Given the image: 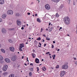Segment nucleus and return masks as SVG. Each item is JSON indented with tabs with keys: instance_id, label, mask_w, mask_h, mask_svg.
Here are the masks:
<instances>
[{
	"instance_id": "f257e3e1",
	"label": "nucleus",
	"mask_w": 77,
	"mask_h": 77,
	"mask_svg": "<svg viewBox=\"0 0 77 77\" xmlns=\"http://www.w3.org/2000/svg\"><path fill=\"white\" fill-rule=\"evenodd\" d=\"M64 20L65 21V23L66 24L69 25L70 23V20L69 18L67 17H65L64 18Z\"/></svg>"
},
{
	"instance_id": "dca6fc26",
	"label": "nucleus",
	"mask_w": 77,
	"mask_h": 77,
	"mask_svg": "<svg viewBox=\"0 0 77 77\" xmlns=\"http://www.w3.org/2000/svg\"><path fill=\"white\" fill-rule=\"evenodd\" d=\"M59 0H51V1H52V2H55V3H57V2H59Z\"/></svg>"
},
{
	"instance_id": "423d86ee",
	"label": "nucleus",
	"mask_w": 77,
	"mask_h": 77,
	"mask_svg": "<svg viewBox=\"0 0 77 77\" xmlns=\"http://www.w3.org/2000/svg\"><path fill=\"white\" fill-rule=\"evenodd\" d=\"M65 71H61V73L60 74V76L61 77H63V76L65 75Z\"/></svg>"
},
{
	"instance_id": "6e6d98bb",
	"label": "nucleus",
	"mask_w": 77,
	"mask_h": 77,
	"mask_svg": "<svg viewBox=\"0 0 77 77\" xmlns=\"http://www.w3.org/2000/svg\"><path fill=\"white\" fill-rule=\"evenodd\" d=\"M37 15H38L37 14H35V17H37Z\"/></svg>"
},
{
	"instance_id": "4c0bfd02",
	"label": "nucleus",
	"mask_w": 77,
	"mask_h": 77,
	"mask_svg": "<svg viewBox=\"0 0 77 77\" xmlns=\"http://www.w3.org/2000/svg\"><path fill=\"white\" fill-rule=\"evenodd\" d=\"M52 48H54V45L53 44L52 45Z\"/></svg>"
},
{
	"instance_id": "0e129e2a",
	"label": "nucleus",
	"mask_w": 77,
	"mask_h": 77,
	"mask_svg": "<svg viewBox=\"0 0 77 77\" xmlns=\"http://www.w3.org/2000/svg\"><path fill=\"white\" fill-rule=\"evenodd\" d=\"M62 29V27H60V29Z\"/></svg>"
},
{
	"instance_id": "9b49d317",
	"label": "nucleus",
	"mask_w": 77,
	"mask_h": 77,
	"mask_svg": "<svg viewBox=\"0 0 77 77\" xmlns=\"http://www.w3.org/2000/svg\"><path fill=\"white\" fill-rule=\"evenodd\" d=\"M5 62H6L7 63H9L11 62L10 60H9V59H8V58H6V59H5Z\"/></svg>"
},
{
	"instance_id": "c756f323",
	"label": "nucleus",
	"mask_w": 77,
	"mask_h": 77,
	"mask_svg": "<svg viewBox=\"0 0 77 77\" xmlns=\"http://www.w3.org/2000/svg\"><path fill=\"white\" fill-rule=\"evenodd\" d=\"M55 57H56V55H55V54H54V57H53V59H55Z\"/></svg>"
},
{
	"instance_id": "e433bc0d",
	"label": "nucleus",
	"mask_w": 77,
	"mask_h": 77,
	"mask_svg": "<svg viewBox=\"0 0 77 77\" xmlns=\"http://www.w3.org/2000/svg\"><path fill=\"white\" fill-rule=\"evenodd\" d=\"M2 21V19L1 18H0V23H1Z\"/></svg>"
},
{
	"instance_id": "2f4dec72",
	"label": "nucleus",
	"mask_w": 77,
	"mask_h": 77,
	"mask_svg": "<svg viewBox=\"0 0 77 77\" xmlns=\"http://www.w3.org/2000/svg\"><path fill=\"white\" fill-rule=\"evenodd\" d=\"M37 72H38L39 71V67H37Z\"/></svg>"
},
{
	"instance_id": "c03bdc74",
	"label": "nucleus",
	"mask_w": 77,
	"mask_h": 77,
	"mask_svg": "<svg viewBox=\"0 0 77 77\" xmlns=\"http://www.w3.org/2000/svg\"><path fill=\"white\" fill-rule=\"evenodd\" d=\"M51 29L52 30H53V29H54V27H52Z\"/></svg>"
},
{
	"instance_id": "6e6552de",
	"label": "nucleus",
	"mask_w": 77,
	"mask_h": 77,
	"mask_svg": "<svg viewBox=\"0 0 77 77\" xmlns=\"http://www.w3.org/2000/svg\"><path fill=\"white\" fill-rule=\"evenodd\" d=\"M11 60L12 61H15V60H17V57H16V56H13L11 57Z\"/></svg>"
},
{
	"instance_id": "f704fd0d",
	"label": "nucleus",
	"mask_w": 77,
	"mask_h": 77,
	"mask_svg": "<svg viewBox=\"0 0 77 77\" xmlns=\"http://www.w3.org/2000/svg\"><path fill=\"white\" fill-rule=\"evenodd\" d=\"M37 42H36V40L34 42V43H35V45H36L37 44Z\"/></svg>"
},
{
	"instance_id": "bb28decb",
	"label": "nucleus",
	"mask_w": 77,
	"mask_h": 77,
	"mask_svg": "<svg viewBox=\"0 0 77 77\" xmlns=\"http://www.w3.org/2000/svg\"><path fill=\"white\" fill-rule=\"evenodd\" d=\"M8 41L10 42V43H12V40H11V39H9L8 40Z\"/></svg>"
},
{
	"instance_id": "72a5a7b5",
	"label": "nucleus",
	"mask_w": 77,
	"mask_h": 77,
	"mask_svg": "<svg viewBox=\"0 0 77 77\" xmlns=\"http://www.w3.org/2000/svg\"><path fill=\"white\" fill-rule=\"evenodd\" d=\"M39 44L40 46H38L39 47H41V43H39Z\"/></svg>"
},
{
	"instance_id": "2eb2a0df",
	"label": "nucleus",
	"mask_w": 77,
	"mask_h": 77,
	"mask_svg": "<svg viewBox=\"0 0 77 77\" xmlns=\"http://www.w3.org/2000/svg\"><path fill=\"white\" fill-rule=\"evenodd\" d=\"M6 15L4 14H3L2 16V17L3 19H5V18H6Z\"/></svg>"
},
{
	"instance_id": "b1692460",
	"label": "nucleus",
	"mask_w": 77,
	"mask_h": 77,
	"mask_svg": "<svg viewBox=\"0 0 77 77\" xmlns=\"http://www.w3.org/2000/svg\"><path fill=\"white\" fill-rule=\"evenodd\" d=\"M29 69L31 71H33V69L32 68H30Z\"/></svg>"
},
{
	"instance_id": "393cba45",
	"label": "nucleus",
	"mask_w": 77,
	"mask_h": 77,
	"mask_svg": "<svg viewBox=\"0 0 77 77\" xmlns=\"http://www.w3.org/2000/svg\"><path fill=\"white\" fill-rule=\"evenodd\" d=\"M56 17H59V14H58L56 13L55 15Z\"/></svg>"
},
{
	"instance_id": "473e14b6",
	"label": "nucleus",
	"mask_w": 77,
	"mask_h": 77,
	"mask_svg": "<svg viewBox=\"0 0 77 77\" xmlns=\"http://www.w3.org/2000/svg\"><path fill=\"white\" fill-rule=\"evenodd\" d=\"M37 40H38V41H40V40H41V38L39 37L38 38Z\"/></svg>"
},
{
	"instance_id": "79ce46f5",
	"label": "nucleus",
	"mask_w": 77,
	"mask_h": 77,
	"mask_svg": "<svg viewBox=\"0 0 77 77\" xmlns=\"http://www.w3.org/2000/svg\"><path fill=\"white\" fill-rule=\"evenodd\" d=\"M73 59H74V60H76V58H75L74 57H73Z\"/></svg>"
},
{
	"instance_id": "f03ea898",
	"label": "nucleus",
	"mask_w": 77,
	"mask_h": 77,
	"mask_svg": "<svg viewBox=\"0 0 77 77\" xmlns=\"http://www.w3.org/2000/svg\"><path fill=\"white\" fill-rule=\"evenodd\" d=\"M13 11L12 10H8L7 12V14L8 15H12L13 14Z\"/></svg>"
},
{
	"instance_id": "a18cd8bd",
	"label": "nucleus",
	"mask_w": 77,
	"mask_h": 77,
	"mask_svg": "<svg viewBox=\"0 0 77 77\" xmlns=\"http://www.w3.org/2000/svg\"><path fill=\"white\" fill-rule=\"evenodd\" d=\"M21 29H22V30H23V29H24V28H23V27H22L21 28Z\"/></svg>"
},
{
	"instance_id": "9d476101",
	"label": "nucleus",
	"mask_w": 77,
	"mask_h": 77,
	"mask_svg": "<svg viewBox=\"0 0 77 77\" xmlns=\"http://www.w3.org/2000/svg\"><path fill=\"white\" fill-rule=\"evenodd\" d=\"M2 32L3 33H6V30L5 28H2Z\"/></svg>"
},
{
	"instance_id": "e2e57ef3",
	"label": "nucleus",
	"mask_w": 77,
	"mask_h": 77,
	"mask_svg": "<svg viewBox=\"0 0 77 77\" xmlns=\"http://www.w3.org/2000/svg\"><path fill=\"white\" fill-rule=\"evenodd\" d=\"M59 50H60V49H58L57 50V51H59Z\"/></svg>"
},
{
	"instance_id": "39448f33",
	"label": "nucleus",
	"mask_w": 77,
	"mask_h": 77,
	"mask_svg": "<svg viewBox=\"0 0 77 77\" xmlns=\"http://www.w3.org/2000/svg\"><path fill=\"white\" fill-rule=\"evenodd\" d=\"M45 8L46 9H48V10H49V9H50V6L48 4H46L45 5Z\"/></svg>"
},
{
	"instance_id": "c85d7f7f",
	"label": "nucleus",
	"mask_w": 77,
	"mask_h": 77,
	"mask_svg": "<svg viewBox=\"0 0 77 77\" xmlns=\"http://www.w3.org/2000/svg\"><path fill=\"white\" fill-rule=\"evenodd\" d=\"M29 76H31L32 75V72H29Z\"/></svg>"
},
{
	"instance_id": "052dcab7",
	"label": "nucleus",
	"mask_w": 77,
	"mask_h": 77,
	"mask_svg": "<svg viewBox=\"0 0 77 77\" xmlns=\"http://www.w3.org/2000/svg\"><path fill=\"white\" fill-rule=\"evenodd\" d=\"M23 58H24V56H23L22 57V59H23Z\"/></svg>"
},
{
	"instance_id": "c9c22d12",
	"label": "nucleus",
	"mask_w": 77,
	"mask_h": 77,
	"mask_svg": "<svg viewBox=\"0 0 77 77\" xmlns=\"http://www.w3.org/2000/svg\"><path fill=\"white\" fill-rule=\"evenodd\" d=\"M67 2H68V3H68V4H69V3H70V0H67Z\"/></svg>"
},
{
	"instance_id": "37998d69",
	"label": "nucleus",
	"mask_w": 77,
	"mask_h": 77,
	"mask_svg": "<svg viewBox=\"0 0 77 77\" xmlns=\"http://www.w3.org/2000/svg\"><path fill=\"white\" fill-rule=\"evenodd\" d=\"M46 45H47V44H44V47H45L46 46Z\"/></svg>"
},
{
	"instance_id": "0eeeda50",
	"label": "nucleus",
	"mask_w": 77,
	"mask_h": 77,
	"mask_svg": "<svg viewBox=\"0 0 77 77\" xmlns=\"http://www.w3.org/2000/svg\"><path fill=\"white\" fill-rule=\"evenodd\" d=\"M68 68V66L66 65H63L62 66V69H67Z\"/></svg>"
},
{
	"instance_id": "aec40b11",
	"label": "nucleus",
	"mask_w": 77,
	"mask_h": 77,
	"mask_svg": "<svg viewBox=\"0 0 77 77\" xmlns=\"http://www.w3.org/2000/svg\"><path fill=\"white\" fill-rule=\"evenodd\" d=\"M37 21L38 22V23H41V20H40V19H39V18H37Z\"/></svg>"
},
{
	"instance_id": "a19ab883",
	"label": "nucleus",
	"mask_w": 77,
	"mask_h": 77,
	"mask_svg": "<svg viewBox=\"0 0 77 77\" xmlns=\"http://www.w3.org/2000/svg\"><path fill=\"white\" fill-rule=\"evenodd\" d=\"M27 14L28 15H30V13H27Z\"/></svg>"
},
{
	"instance_id": "6ab92c4d",
	"label": "nucleus",
	"mask_w": 77,
	"mask_h": 77,
	"mask_svg": "<svg viewBox=\"0 0 77 77\" xmlns=\"http://www.w3.org/2000/svg\"><path fill=\"white\" fill-rule=\"evenodd\" d=\"M3 60V57L2 56L0 55V60Z\"/></svg>"
},
{
	"instance_id": "4d7b16f0",
	"label": "nucleus",
	"mask_w": 77,
	"mask_h": 77,
	"mask_svg": "<svg viewBox=\"0 0 77 77\" xmlns=\"http://www.w3.org/2000/svg\"><path fill=\"white\" fill-rule=\"evenodd\" d=\"M50 25H51V23H49V26H50Z\"/></svg>"
},
{
	"instance_id": "f3484780",
	"label": "nucleus",
	"mask_w": 77,
	"mask_h": 77,
	"mask_svg": "<svg viewBox=\"0 0 77 77\" xmlns=\"http://www.w3.org/2000/svg\"><path fill=\"white\" fill-rule=\"evenodd\" d=\"M16 17H20V14L19 13H17L15 14Z\"/></svg>"
},
{
	"instance_id": "7ed1b4c3",
	"label": "nucleus",
	"mask_w": 77,
	"mask_h": 77,
	"mask_svg": "<svg viewBox=\"0 0 77 77\" xmlns=\"http://www.w3.org/2000/svg\"><path fill=\"white\" fill-rule=\"evenodd\" d=\"M20 48H19V50H20V51H23V50L21 49H22V48H23V47H24V45L21 44H20Z\"/></svg>"
},
{
	"instance_id": "5701e85b",
	"label": "nucleus",
	"mask_w": 77,
	"mask_h": 77,
	"mask_svg": "<svg viewBox=\"0 0 77 77\" xmlns=\"http://www.w3.org/2000/svg\"><path fill=\"white\" fill-rule=\"evenodd\" d=\"M8 74V72H5L3 73V75H7Z\"/></svg>"
},
{
	"instance_id": "8fccbe9b",
	"label": "nucleus",
	"mask_w": 77,
	"mask_h": 77,
	"mask_svg": "<svg viewBox=\"0 0 77 77\" xmlns=\"http://www.w3.org/2000/svg\"><path fill=\"white\" fill-rule=\"evenodd\" d=\"M9 25H11V24H12V23H9Z\"/></svg>"
},
{
	"instance_id": "ddd939ff",
	"label": "nucleus",
	"mask_w": 77,
	"mask_h": 77,
	"mask_svg": "<svg viewBox=\"0 0 77 77\" xmlns=\"http://www.w3.org/2000/svg\"><path fill=\"white\" fill-rule=\"evenodd\" d=\"M39 59L36 58L35 59V62L37 63H39Z\"/></svg>"
},
{
	"instance_id": "f8f14e48",
	"label": "nucleus",
	"mask_w": 77,
	"mask_h": 77,
	"mask_svg": "<svg viewBox=\"0 0 77 77\" xmlns=\"http://www.w3.org/2000/svg\"><path fill=\"white\" fill-rule=\"evenodd\" d=\"M14 48L13 47H10V50L11 51H14Z\"/></svg>"
},
{
	"instance_id": "20e7f679",
	"label": "nucleus",
	"mask_w": 77,
	"mask_h": 77,
	"mask_svg": "<svg viewBox=\"0 0 77 77\" xmlns=\"http://www.w3.org/2000/svg\"><path fill=\"white\" fill-rule=\"evenodd\" d=\"M8 69V66L7 65H5L4 66L3 68V70L4 71H6Z\"/></svg>"
},
{
	"instance_id": "774afa93",
	"label": "nucleus",
	"mask_w": 77,
	"mask_h": 77,
	"mask_svg": "<svg viewBox=\"0 0 77 77\" xmlns=\"http://www.w3.org/2000/svg\"><path fill=\"white\" fill-rule=\"evenodd\" d=\"M49 54V56H51V54Z\"/></svg>"
},
{
	"instance_id": "603ef678",
	"label": "nucleus",
	"mask_w": 77,
	"mask_h": 77,
	"mask_svg": "<svg viewBox=\"0 0 77 77\" xmlns=\"http://www.w3.org/2000/svg\"><path fill=\"white\" fill-rule=\"evenodd\" d=\"M73 5H75V2H73Z\"/></svg>"
},
{
	"instance_id": "412c9836",
	"label": "nucleus",
	"mask_w": 77,
	"mask_h": 77,
	"mask_svg": "<svg viewBox=\"0 0 77 77\" xmlns=\"http://www.w3.org/2000/svg\"><path fill=\"white\" fill-rule=\"evenodd\" d=\"M9 77H14V74H12L10 75Z\"/></svg>"
},
{
	"instance_id": "5fc2aeb1",
	"label": "nucleus",
	"mask_w": 77,
	"mask_h": 77,
	"mask_svg": "<svg viewBox=\"0 0 77 77\" xmlns=\"http://www.w3.org/2000/svg\"><path fill=\"white\" fill-rule=\"evenodd\" d=\"M30 65H32V66H33V64L32 63H31L30 64Z\"/></svg>"
},
{
	"instance_id": "864d4df0",
	"label": "nucleus",
	"mask_w": 77,
	"mask_h": 77,
	"mask_svg": "<svg viewBox=\"0 0 77 77\" xmlns=\"http://www.w3.org/2000/svg\"><path fill=\"white\" fill-rule=\"evenodd\" d=\"M43 36H45V37H46V35H45V34H44V35H43Z\"/></svg>"
},
{
	"instance_id": "cd10ccee",
	"label": "nucleus",
	"mask_w": 77,
	"mask_h": 77,
	"mask_svg": "<svg viewBox=\"0 0 77 77\" xmlns=\"http://www.w3.org/2000/svg\"><path fill=\"white\" fill-rule=\"evenodd\" d=\"M14 28H11L9 29V30H14Z\"/></svg>"
},
{
	"instance_id": "7c9ffc66",
	"label": "nucleus",
	"mask_w": 77,
	"mask_h": 77,
	"mask_svg": "<svg viewBox=\"0 0 77 77\" xmlns=\"http://www.w3.org/2000/svg\"><path fill=\"white\" fill-rule=\"evenodd\" d=\"M50 38H48V37H46V40H48V41H50Z\"/></svg>"
},
{
	"instance_id": "09e8293b",
	"label": "nucleus",
	"mask_w": 77,
	"mask_h": 77,
	"mask_svg": "<svg viewBox=\"0 0 77 77\" xmlns=\"http://www.w3.org/2000/svg\"><path fill=\"white\" fill-rule=\"evenodd\" d=\"M56 68H59V66H57L56 67Z\"/></svg>"
},
{
	"instance_id": "4468645a",
	"label": "nucleus",
	"mask_w": 77,
	"mask_h": 77,
	"mask_svg": "<svg viewBox=\"0 0 77 77\" xmlns=\"http://www.w3.org/2000/svg\"><path fill=\"white\" fill-rule=\"evenodd\" d=\"M5 2L4 0H0V4L3 5Z\"/></svg>"
},
{
	"instance_id": "a211bd4d",
	"label": "nucleus",
	"mask_w": 77,
	"mask_h": 77,
	"mask_svg": "<svg viewBox=\"0 0 77 77\" xmlns=\"http://www.w3.org/2000/svg\"><path fill=\"white\" fill-rule=\"evenodd\" d=\"M64 7V6H63V5H61L60 6V9H62Z\"/></svg>"
},
{
	"instance_id": "ea45409f",
	"label": "nucleus",
	"mask_w": 77,
	"mask_h": 77,
	"mask_svg": "<svg viewBox=\"0 0 77 77\" xmlns=\"http://www.w3.org/2000/svg\"><path fill=\"white\" fill-rule=\"evenodd\" d=\"M52 30V29L51 28H50V30H49V32H51V31Z\"/></svg>"
},
{
	"instance_id": "3c124183",
	"label": "nucleus",
	"mask_w": 77,
	"mask_h": 77,
	"mask_svg": "<svg viewBox=\"0 0 77 77\" xmlns=\"http://www.w3.org/2000/svg\"><path fill=\"white\" fill-rule=\"evenodd\" d=\"M53 43L54 44H55V41H53Z\"/></svg>"
},
{
	"instance_id": "13d9d810",
	"label": "nucleus",
	"mask_w": 77,
	"mask_h": 77,
	"mask_svg": "<svg viewBox=\"0 0 77 77\" xmlns=\"http://www.w3.org/2000/svg\"><path fill=\"white\" fill-rule=\"evenodd\" d=\"M42 41H42V42H44L45 41L44 40V39H43V40H42Z\"/></svg>"
},
{
	"instance_id": "1a4fd4ad",
	"label": "nucleus",
	"mask_w": 77,
	"mask_h": 77,
	"mask_svg": "<svg viewBox=\"0 0 77 77\" xmlns=\"http://www.w3.org/2000/svg\"><path fill=\"white\" fill-rule=\"evenodd\" d=\"M17 23L18 26H21V21L19 20H17Z\"/></svg>"
},
{
	"instance_id": "a878e982",
	"label": "nucleus",
	"mask_w": 77,
	"mask_h": 77,
	"mask_svg": "<svg viewBox=\"0 0 77 77\" xmlns=\"http://www.w3.org/2000/svg\"><path fill=\"white\" fill-rule=\"evenodd\" d=\"M35 54H33L32 55V56L33 57V58H35Z\"/></svg>"
},
{
	"instance_id": "58836bf2",
	"label": "nucleus",
	"mask_w": 77,
	"mask_h": 77,
	"mask_svg": "<svg viewBox=\"0 0 77 77\" xmlns=\"http://www.w3.org/2000/svg\"><path fill=\"white\" fill-rule=\"evenodd\" d=\"M49 53H50V52H48L47 53H46V54H49Z\"/></svg>"
},
{
	"instance_id": "69168bd1",
	"label": "nucleus",
	"mask_w": 77,
	"mask_h": 77,
	"mask_svg": "<svg viewBox=\"0 0 77 77\" xmlns=\"http://www.w3.org/2000/svg\"><path fill=\"white\" fill-rule=\"evenodd\" d=\"M67 35L68 36H69V35L67 34Z\"/></svg>"
},
{
	"instance_id": "338daca9",
	"label": "nucleus",
	"mask_w": 77,
	"mask_h": 77,
	"mask_svg": "<svg viewBox=\"0 0 77 77\" xmlns=\"http://www.w3.org/2000/svg\"><path fill=\"white\" fill-rule=\"evenodd\" d=\"M33 52H35V50H33Z\"/></svg>"
},
{
	"instance_id": "680f3d73",
	"label": "nucleus",
	"mask_w": 77,
	"mask_h": 77,
	"mask_svg": "<svg viewBox=\"0 0 77 77\" xmlns=\"http://www.w3.org/2000/svg\"><path fill=\"white\" fill-rule=\"evenodd\" d=\"M33 2H32L31 3V5H32V4L33 5Z\"/></svg>"
},
{
	"instance_id": "49530a36",
	"label": "nucleus",
	"mask_w": 77,
	"mask_h": 77,
	"mask_svg": "<svg viewBox=\"0 0 77 77\" xmlns=\"http://www.w3.org/2000/svg\"><path fill=\"white\" fill-rule=\"evenodd\" d=\"M42 69L43 71H45V69Z\"/></svg>"
},
{
	"instance_id": "de8ad7c7",
	"label": "nucleus",
	"mask_w": 77,
	"mask_h": 77,
	"mask_svg": "<svg viewBox=\"0 0 77 77\" xmlns=\"http://www.w3.org/2000/svg\"><path fill=\"white\" fill-rule=\"evenodd\" d=\"M75 64L77 65V61L75 62Z\"/></svg>"
},
{
	"instance_id": "4be33fe9",
	"label": "nucleus",
	"mask_w": 77,
	"mask_h": 77,
	"mask_svg": "<svg viewBox=\"0 0 77 77\" xmlns=\"http://www.w3.org/2000/svg\"><path fill=\"white\" fill-rule=\"evenodd\" d=\"M1 51L3 53H5V50L3 49H1Z\"/></svg>"
},
{
	"instance_id": "bf43d9fd",
	"label": "nucleus",
	"mask_w": 77,
	"mask_h": 77,
	"mask_svg": "<svg viewBox=\"0 0 77 77\" xmlns=\"http://www.w3.org/2000/svg\"><path fill=\"white\" fill-rule=\"evenodd\" d=\"M24 65H26V66H27V64L26 63H24Z\"/></svg>"
}]
</instances>
